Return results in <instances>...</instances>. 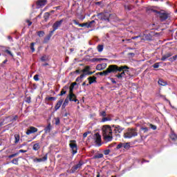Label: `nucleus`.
Segmentation results:
<instances>
[{
    "mask_svg": "<svg viewBox=\"0 0 177 177\" xmlns=\"http://www.w3.org/2000/svg\"><path fill=\"white\" fill-rule=\"evenodd\" d=\"M113 128L109 124L102 127V136L105 142H111L113 140Z\"/></svg>",
    "mask_w": 177,
    "mask_h": 177,
    "instance_id": "obj_1",
    "label": "nucleus"
},
{
    "mask_svg": "<svg viewBox=\"0 0 177 177\" xmlns=\"http://www.w3.org/2000/svg\"><path fill=\"white\" fill-rule=\"evenodd\" d=\"M125 68H129L128 66H121L118 67L117 65H110L109 66L108 68V73L110 74V73H118V71L121 72L122 70H125Z\"/></svg>",
    "mask_w": 177,
    "mask_h": 177,
    "instance_id": "obj_2",
    "label": "nucleus"
},
{
    "mask_svg": "<svg viewBox=\"0 0 177 177\" xmlns=\"http://www.w3.org/2000/svg\"><path fill=\"white\" fill-rule=\"evenodd\" d=\"M138 136V131L136 129H127V131L124 133L123 137L124 139H132V138H135Z\"/></svg>",
    "mask_w": 177,
    "mask_h": 177,
    "instance_id": "obj_3",
    "label": "nucleus"
},
{
    "mask_svg": "<svg viewBox=\"0 0 177 177\" xmlns=\"http://www.w3.org/2000/svg\"><path fill=\"white\" fill-rule=\"evenodd\" d=\"M95 16H97L100 20H102V21H110V16H111V14L108 12H100L97 15H93V17H95Z\"/></svg>",
    "mask_w": 177,
    "mask_h": 177,
    "instance_id": "obj_4",
    "label": "nucleus"
},
{
    "mask_svg": "<svg viewBox=\"0 0 177 177\" xmlns=\"http://www.w3.org/2000/svg\"><path fill=\"white\" fill-rule=\"evenodd\" d=\"M69 147L72 151L73 156L78 153V145H77V141L75 140H71L69 141Z\"/></svg>",
    "mask_w": 177,
    "mask_h": 177,
    "instance_id": "obj_5",
    "label": "nucleus"
},
{
    "mask_svg": "<svg viewBox=\"0 0 177 177\" xmlns=\"http://www.w3.org/2000/svg\"><path fill=\"white\" fill-rule=\"evenodd\" d=\"M74 87L73 86H70L69 87V94L68 95L69 101L70 102H78V100H77V95L74 94Z\"/></svg>",
    "mask_w": 177,
    "mask_h": 177,
    "instance_id": "obj_6",
    "label": "nucleus"
},
{
    "mask_svg": "<svg viewBox=\"0 0 177 177\" xmlns=\"http://www.w3.org/2000/svg\"><path fill=\"white\" fill-rule=\"evenodd\" d=\"M111 127L114 128L112 131H113V133H115V136H120V133H121V132H122L124 129V127L115 124H113Z\"/></svg>",
    "mask_w": 177,
    "mask_h": 177,
    "instance_id": "obj_7",
    "label": "nucleus"
},
{
    "mask_svg": "<svg viewBox=\"0 0 177 177\" xmlns=\"http://www.w3.org/2000/svg\"><path fill=\"white\" fill-rule=\"evenodd\" d=\"M83 165H84V162L82 160H80L78 164L71 167V174H75V172H77V169H81Z\"/></svg>",
    "mask_w": 177,
    "mask_h": 177,
    "instance_id": "obj_8",
    "label": "nucleus"
},
{
    "mask_svg": "<svg viewBox=\"0 0 177 177\" xmlns=\"http://www.w3.org/2000/svg\"><path fill=\"white\" fill-rule=\"evenodd\" d=\"M64 21V19H62L59 21H55L53 25V30L51 31H53V32H55L56 31V30H57V28H59V27H60V26H62V24H63V22Z\"/></svg>",
    "mask_w": 177,
    "mask_h": 177,
    "instance_id": "obj_9",
    "label": "nucleus"
},
{
    "mask_svg": "<svg viewBox=\"0 0 177 177\" xmlns=\"http://www.w3.org/2000/svg\"><path fill=\"white\" fill-rule=\"evenodd\" d=\"M95 136L96 145H97L98 147L102 146V136H100V134H99V133H96Z\"/></svg>",
    "mask_w": 177,
    "mask_h": 177,
    "instance_id": "obj_10",
    "label": "nucleus"
},
{
    "mask_svg": "<svg viewBox=\"0 0 177 177\" xmlns=\"http://www.w3.org/2000/svg\"><path fill=\"white\" fill-rule=\"evenodd\" d=\"M46 3H48V0H37L36 2L37 8H44Z\"/></svg>",
    "mask_w": 177,
    "mask_h": 177,
    "instance_id": "obj_11",
    "label": "nucleus"
},
{
    "mask_svg": "<svg viewBox=\"0 0 177 177\" xmlns=\"http://www.w3.org/2000/svg\"><path fill=\"white\" fill-rule=\"evenodd\" d=\"M158 13L159 14V17L161 21H165V20L168 19V13L160 12H158Z\"/></svg>",
    "mask_w": 177,
    "mask_h": 177,
    "instance_id": "obj_12",
    "label": "nucleus"
},
{
    "mask_svg": "<svg viewBox=\"0 0 177 177\" xmlns=\"http://www.w3.org/2000/svg\"><path fill=\"white\" fill-rule=\"evenodd\" d=\"M35 132H38V129L35 127H30L29 129L26 131V135H31V133H35Z\"/></svg>",
    "mask_w": 177,
    "mask_h": 177,
    "instance_id": "obj_13",
    "label": "nucleus"
},
{
    "mask_svg": "<svg viewBox=\"0 0 177 177\" xmlns=\"http://www.w3.org/2000/svg\"><path fill=\"white\" fill-rule=\"evenodd\" d=\"M52 35H53V31H50L49 34L44 38L43 44H48L50 41Z\"/></svg>",
    "mask_w": 177,
    "mask_h": 177,
    "instance_id": "obj_14",
    "label": "nucleus"
},
{
    "mask_svg": "<svg viewBox=\"0 0 177 177\" xmlns=\"http://www.w3.org/2000/svg\"><path fill=\"white\" fill-rule=\"evenodd\" d=\"M172 55H173L172 53L168 52L162 56L160 60L162 62H165V60H167V59H169V57H171V56H172Z\"/></svg>",
    "mask_w": 177,
    "mask_h": 177,
    "instance_id": "obj_15",
    "label": "nucleus"
},
{
    "mask_svg": "<svg viewBox=\"0 0 177 177\" xmlns=\"http://www.w3.org/2000/svg\"><path fill=\"white\" fill-rule=\"evenodd\" d=\"M172 55H173L172 53L168 52L162 56L160 60L162 62H165V60H167V59H169V57H171V56H172Z\"/></svg>",
    "mask_w": 177,
    "mask_h": 177,
    "instance_id": "obj_16",
    "label": "nucleus"
},
{
    "mask_svg": "<svg viewBox=\"0 0 177 177\" xmlns=\"http://www.w3.org/2000/svg\"><path fill=\"white\" fill-rule=\"evenodd\" d=\"M73 22L74 23V24H75L76 26H79V27H87L88 28V22L86 23H83V24H80V22H78V21L73 19Z\"/></svg>",
    "mask_w": 177,
    "mask_h": 177,
    "instance_id": "obj_17",
    "label": "nucleus"
},
{
    "mask_svg": "<svg viewBox=\"0 0 177 177\" xmlns=\"http://www.w3.org/2000/svg\"><path fill=\"white\" fill-rule=\"evenodd\" d=\"M63 102H64L63 99H61V100H59L57 102V104H56L55 106V111H57V110H59V109H60V107H62V105L63 104Z\"/></svg>",
    "mask_w": 177,
    "mask_h": 177,
    "instance_id": "obj_18",
    "label": "nucleus"
},
{
    "mask_svg": "<svg viewBox=\"0 0 177 177\" xmlns=\"http://www.w3.org/2000/svg\"><path fill=\"white\" fill-rule=\"evenodd\" d=\"M106 66H107V64H97L96 66V69L98 70V71H102V70H104L106 68Z\"/></svg>",
    "mask_w": 177,
    "mask_h": 177,
    "instance_id": "obj_19",
    "label": "nucleus"
},
{
    "mask_svg": "<svg viewBox=\"0 0 177 177\" xmlns=\"http://www.w3.org/2000/svg\"><path fill=\"white\" fill-rule=\"evenodd\" d=\"M87 80L88 81L89 85H92V84H93L95 82H97V81H96L97 77H95V76L89 77L87 78Z\"/></svg>",
    "mask_w": 177,
    "mask_h": 177,
    "instance_id": "obj_20",
    "label": "nucleus"
},
{
    "mask_svg": "<svg viewBox=\"0 0 177 177\" xmlns=\"http://www.w3.org/2000/svg\"><path fill=\"white\" fill-rule=\"evenodd\" d=\"M50 131H52V124L48 123V124L44 129V132L45 133H50Z\"/></svg>",
    "mask_w": 177,
    "mask_h": 177,
    "instance_id": "obj_21",
    "label": "nucleus"
},
{
    "mask_svg": "<svg viewBox=\"0 0 177 177\" xmlns=\"http://www.w3.org/2000/svg\"><path fill=\"white\" fill-rule=\"evenodd\" d=\"M158 83V85H160L161 86H167V85H168V82L162 79H159Z\"/></svg>",
    "mask_w": 177,
    "mask_h": 177,
    "instance_id": "obj_22",
    "label": "nucleus"
},
{
    "mask_svg": "<svg viewBox=\"0 0 177 177\" xmlns=\"http://www.w3.org/2000/svg\"><path fill=\"white\" fill-rule=\"evenodd\" d=\"M66 89H68V86H64V88L62 89V91H61L60 93L58 95V96H63V95H66V93H67V91H66Z\"/></svg>",
    "mask_w": 177,
    "mask_h": 177,
    "instance_id": "obj_23",
    "label": "nucleus"
},
{
    "mask_svg": "<svg viewBox=\"0 0 177 177\" xmlns=\"http://www.w3.org/2000/svg\"><path fill=\"white\" fill-rule=\"evenodd\" d=\"M68 100H70V99L68 98V96L65 99L63 104H62V110L66 109V106H68Z\"/></svg>",
    "mask_w": 177,
    "mask_h": 177,
    "instance_id": "obj_24",
    "label": "nucleus"
},
{
    "mask_svg": "<svg viewBox=\"0 0 177 177\" xmlns=\"http://www.w3.org/2000/svg\"><path fill=\"white\" fill-rule=\"evenodd\" d=\"M96 75H109V71L106 69V71H104L102 72H99L96 73Z\"/></svg>",
    "mask_w": 177,
    "mask_h": 177,
    "instance_id": "obj_25",
    "label": "nucleus"
},
{
    "mask_svg": "<svg viewBox=\"0 0 177 177\" xmlns=\"http://www.w3.org/2000/svg\"><path fill=\"white\" fill-rule=\"evenodd\" d=\"M32 149L33 150H35V151H37V150H39V149H41V145H39V143H36L33 145Z\"/></svg>",
    "mask_w": 177,
    "mask_h": 177,
    "instance_id": "obj_26",
    "label": "nucleus"
},
{
    "mask_svg": "<svg viewBox=\"0 0 177 177\" xmlns=\"http://www.w3.org/2000/svg\"><path fill=\"white\" fill-rule=\"evenodd\" d=\"M170 139H171V140H174V142H176V140H177V135L174 133H171L170 135Z\"/></svg>",
    "mask_w": 177,
    "mask_h": 177,
    "instance_id": "obj_27",
    "label": "nucleus"
},
{
    "mask_svg": "<svg viewBox=\"0 0 177 177\" xmlns=\"http://www.w3.org/2000/svg\"><path fill=\"white\" fill-rule=\"evenodd\" d=\"M90 69H91V67L89 66H86L85 68L82 70V73H83V74H86V73H88Z\"/></svg>",
    "mask_w": 177,
    "mask_h": 177,
    "instance_id": "obj_28",
    "label": "nucleus"
},
{
    "mask_svg": "<svg viewBox=\"0 0 177 177\" xmlns=\"http://www.w3.org/2000/svg\"><path fill=\"white\" fill-rule=\"evenodd\" d=\"M14 137H15V143H16V144L19 143V142L20 141V135L15 134L14 136Z\"/></svg>",
    "mask_w": 177,
    "mask_h": 177,
    "instance_id": "obj_29",
    "label": "nucleus"
},
{
    "mask_svg": "<svg viewBox=\"0 0 177 177\" xmlns=\"http://www.w3.org/2000/svg\"><path fill=\"white\" fill-rule=\"evenodd\" d=\"M104 156L103 153H98L97 155H95L93 158V160H96L97 158H103Z\"/></svg>",
    "mask_w": 177,
    "mask_h": 177,
    "instance_id": "obj_30",
    "label": "nucleus"
},
{
    "mask_svg": "<svg viewBox=\"0 0 177 177\" xmlns=\"http://www.w3.org/2000/svg\"><path fill=\"white\" fill-rule=\"evenodd\" d=\"M19 158H14V159L11 161L12 164H14L15 165H19Z\"/></svg>",
    "mask_w": 177,
    "mask_h": 177,
    "instance_id": "obj_31",
    "label": "nucleus"
},
{
    "mask_svg": "<svg viewBox=\"0 0 177 177\" xmlns=\"http://www.w3.org/2000/svg\"><path fill=\"white\" fill-rule=\"evenodd\" d=\"M103 60H107L106 58H93L92 62H102Z\"/></svg>",
    "mask_w": 177,
    "mask_h": 177,
    "instance_id": "obj_32",
    "label": "nucleus"
},
{
    "mask_svg": "<svg viewBox=\"0 0 177 177\" xmlns=\"http://www.w3.org/2000/svg\"><path fill=\"white\" fill-rule=\"evenodd\" d=\"M37 35L39 37H42L45 35V32L43 31V30H39V31L37 32Z\"/></svg>",
    "mask_w": 177,
    "mask_h": 177,
    "instance_id": "obj_33",
    "label": "nucleus"
},
{
    "mask_svg": "<svg viewBox=\"0 0 177 177\" xmlns=\"http://www.w3.org/2000/svg\"><path fill=\"white\" fill-rule=\"evenodd\" d=\"M123 147L124 149H126V150H128V149L131 147V145L129 144V142L123 143Z\"/></svg>",
    "mask_w": 177,
    "mask_h": 177,
    "instance_id": "obj_34",
    "label": "nucleus"
},
{
    "mask_svg": "<svg viewBox=\"0 0 177 177\" xmlns=\"http://www.w3.org/2000/svg\"><path fill=\"white\" fill-rule=\"evenodd\" d=\"M103 48H104V46L102 44H100L97 46V49L98 52H103Z\"/></svg>",
    "mask_w": 177,
    "mask_h": 177,
    "instance_id": "obj_35",
    "label": "nucleus"
},
{
    "mask_svg": "<svg viewBox=\"0 0 177 177\" xmlns=\"http://www.w3.org/2000/svg\"><path fill=\"white\" fill-rule=\"evenodd\" d=\"M46 100H48L49 102H53L56 100V97H47L46 98Z\"/></svg>",
    "mask_w": 177,
    "mask_h": 177,
    "instance_id": "obj_36",
    "label": "nucleus"
},
{
    "mask_svg": "<svg viewBox=\"0 0 177 177\" xmlns=\"http://www.w3.org/2000/svg\"><path fill=\"white\" fill-rule=\"evenodd\" d=\"M95 23V20L91 21L90 22H87V28H91L92 27V24Z\"/></svg>",
    "mask_w": 177,
    "mask_h": 177,
    "instance_id": "obj_37",
    "label": "nucleus"
},
{
    "mask_svg": "<svg viewBox=\"0 0 177 177\" xmlns=\"http://www.w3.org/2000/svg\"><path fill=\"white\" fill-rule=\"evenodd\" d=\"M84 77H85V74H82V75H80V77H77V78H76V82H80V80H82V78H84Z\"/></svg>",
    "mask_w": 177,
    "mask_h": 177,
    "instance_id": "obj_38",
    "label": "nucleus"
},
{
    "mask_svg": "<svg viewBox=\"0 0 177 177\" xmlns=\"http://www.w3.org/2000/svg\"><path fill=\"white\" fill-rule=\"evenodd\" d=\"M17 156H19V153H13V154H11V155H9L8 157L9 158H13L15 157H17Z\"/></svg>",
    "mask_w": 177,
    "mask_h": 177,
    "instance_id": "obj_39",
    "label": "nucleus"
},
{
    "mask_svg": "<svg viewBox=\"0 0 177 177\" xmlns=\"http://www.w3.org/2000/svg\"><path fill=\"white\" fill-rule=\"evenodd\" d=\"M107 121H111V119L106 116L102 119V122H106Z\"/></svg>",
    "mask_w": 177,
    "mask_h": 177,
    "instance_id": "obj_40",
    "label": "nucleus"
},
{
    "mask_svg": "<svg viewBox=\"0 0 177 177\" xmlns=\"http://www.w3.org/2000/svg\"><path fill=\"white\" fill-rule=\"evenodd\" d=\"M177 59V55L173 56L172 57H170L169 59V62H175V60H176Z\"/></svg>",
    "mask_w": 177,
    "mask_h": 177,
    "instance_id": "obj_41",
    "label": "nucleus"
},
{
    "mask_svg": "<svg viewBox=\"0 0 177 177\" xmlns=\"http://www.w3.org/2000/svg\"><path fill=\"white\" fill-rule=\"evenodd\" d=\"M100 115L101 117H107V113H106V111H103L102 112L100 113Z\"/></svg>",
    "mask_w": 177,
    "mask_h": 177,
    "instance_id": "obj_42",
    "label": "nucleus"
},
{
    "mask_svg": "<svg viewBox=\"0 0 177 177\" xmlns=\"http://www.w3.org/2000/svg\"><path fill=\"white\" fill-rule=\"evenodd\" d=\"M122 147H123V143L120 142L116 147V150H120Z\"/></svg>",
    "mask_w": 177,
    "mask_h": 177,
    "instance_id": "obj_43",
    "label": "nucleus"
},
{
    "mask_svg": "<svg viewBox=\"0 0 177 177\" xmlns=\"http://www.w3.org/2000/svg\"><path fill=\"white\" fill-rule=\"evenodd\" d=\"M34 45H35V43L30 44V49L32 53L35 52V48H34Z\"/></svg>",
    "mask_w": 177,
    "mask_h": 177,
    "instance_id": "obj_44",
    "label": "nucleus"
},
{
    "mask_svg": "<svg viewBox=\"0 0 177 177\" xmlns=\"http://www.w3.org/2000/svg\"><path fill=\"white\" fill-rule=\"evenodd\" d=\"M55 125H59L60 124V118H55Z\"/></svg>",
    "mask_w": 177,
    "mask_h": 177,
    "instance_id": "obj_45",
    "label": "nucleus"
},
{
    "mask_svg": "<svg viewBox=\"0 0 177 177\" xmlns=\"http://www.w3.org/2000/svg\"><path fill=\"white\" fill-rule=\"evenodd\" d=\"M41 62H46V60H48V57L46 55H43L41 57Z\"/></svg>",
    "mask_w": 177,
    "mask_h": 177,
    "instance_id": "obj_46",
    "label": "nucleus"
},
{
    "mask_svg": "<svg viewBox=\"0 0 177 177\" xmlns=\"http://www.w3.org/2000/svg\"><path fill=\"white\" fill-rule=\"evenodd\" d=\"M152 67H153V68H158V67H160V62H156L155 63Z\"/></svg>",
    "mask_w": 177,
    "mask_h": 177,
    "instance_id": "obj_47",
    "label": "nucleus"
},
{
    "mask_svg": "<svg viewBox=\"0 0 177 177\" xmlns=\"http://www.w3.org/2000/svg\"><path fill=\"white\" fill-rule=\"evenodd\" d=\"M34 162H42V159L41 158H35L34 160H33Z\"/></svg>",
    "mask_w": 177,
    "mask_h": 177,
    "instance_id": "obj_48",
    "label": "nucleus"
},
{
    "mask_svg": "<svg viewBox=\"0 0 177 177\" xmlns=\"http://www.w3.org/2000/svg\"><path fill=\"white\" fill-rule=\"evenodd\" d=\"M104 156H109L110 154V149H106L104 151Z\"/></svg>",
    "mask_w": 177,
    "mask_h": 177,
    "instance_id": "obj_49",
    "label": "nucleus"
},
{
    "mask_svg": "<svg viewBox=\"0 0 177 177\" xmlns=\"http://www.w3.org/2000/svg\"><path fill=\"white\" fill-rule=\"evenodd\" d=\"M6 53H8V55H10V56H11L12 57H13V54L12 53V52L9 50H5Z\"/></svg>",
    "mask_w": 177,
    "mask_h": 177,
    "instance_id": "obj_50",
    "label": "nucleus"
},
{
    "mask_svg": "<svg viewBox=\"0 0 177 177\" xmlns=\"http://www.w3.org/2000/svg\"><path fill=\"white\" fill-rule=\"evenodd\" d=\"M33 79L35 80V81H39V75H35L33 77Z\"/></svg>",
    "mask_w": 177,
    "mask_h": 177,
    "instance_id": "obj_51",
    "label": "nucleus"
},
{
    "mask_svg": "<svg viewBox=\"0 0 177 177\" xmlns=\"http://www.w3.org/2000/svg\"><path fill=\"white\" fill-rule=\"evenodd\" d=\"M41 161H46L48 160V153H46L42 158H41Z\"/></svg>",
    "mask_w": 177,
    "mask_h": 177,
    "instance_id": "obj_52",
    "label": "nucleus"
},
{
    "mask_svg": "<svg viewBox=\"0 0 177 177\" xmlns=\"http://www.w3.org/2000/svg\"><path fill=\"white\" fill-rule=\"evenodd\" d=\"M95 73V71H93V72H91V71H88V73H82V74H84V77H85V75H92V74H93Z\"/></svg>",
    "mask_w": 177,
    "mask_h": 177,
    "instance_id": "obj_53",
    "label": "nucleus"
},
{
    "mask_svg": "<svg viewBox=\"0 0 177 177\" xmlns=\"http://www.w3.org/2000/svg\"><path fill=\"white\" fill-rule=\"evenodd\" d=\"M150 127H151V129H153V131H156V129H157V126H156L154 124H151Z\"/></svg>",
    "mask_w": 177,
    "mask_h": 177,
    "instance_id": "obj_54",
    "label": "nucleus"
},
{
    "mask_svg": "<svg viewBox=\"0 0 177 177\" xmlns=\"http://www.w3.org/2000/svg\"><path fill=\"white\" fill-rule=\"evenodd\" d=\"M115 77L118 78V80H121V78H122V75H121V73H118L116 75H115Z\"/></svg>",
    "mask_w": 177,
    "mask_h": 177,
    "instance_id": "obj_55",
    "label": "nucleus"
},
{
    "mask_svg": "<svg viewBox=\"0 0 177 177\" xmlns=\"http://www.w3.org/2000/svg\"><path fill=\"white\" fill-rule=\"evenodd\" d=\"M129 68H124L123 69L122 71H124V73H126V74H129Z\"/></svg>",
    "mask_w": 177,
    "mask_h": 177,
    "instance_id": "obj_56",
    "label": "nucleus"
},
{
    "mask_svg": "<svg viewBox=\"0 0 177 177\" xmlns=\"http://www.w3.org/2000/svg\"><path fill=\"white\" fill-rule=\"evenodd\" d=\"M142 131H144V132H147L149 131V128L147 127H142Z\"/></svg>",
    "mask_w": 177,
    "mask_h": 177,
    "instance_id": "obj_57",
    "label": "nucleus"
},
{
    "mask_svg": "<svg viewBox=\"0 0 177 177\" xmlns=\"http://www.w3.org/2000/svg\"><path fill=\"white\" fill-rule=\"evenodd\" d=\"M19 154H20V153H27V150H24V149H20L18 152Z\"/></svg>",
    "mask_w": 177,
    "mask_h": 177,
    "instance_id": "obj_58",
    "label": "nucleus"
},
{
    "mask_svg": "<svg viewBox=\"0 0 177 177\" xmlns=\"http://www.w3.org/2000/svg\"><path fill=\"white\" fill-rule=\"evenodd\" d=\"M110 80L111 81L112 84H117V82L115 81V80H114V78L111 77L110 78Z\"/></svg>",
    "mask_w": 177,
    "mask_h": 177,
    "instance_id": "obj_59",
    "label": "nucleus"
},
{
    "mask_svg": "<svg viewBox=\"0 0 177 177\" xmlns=\"http://www.w3.org/2000/svg\"><path fill=\"white\" fill-rule=\"evenodd\" d=\"M26 23H28V26H30L31 24H32V22L30 21V20H26Z\"/></svg>",
    "mask_w": 177,
    "mask_h": 177,
    "instance_id": "obj_60",
    "label": "nucleus"
},
{
    "mask_svg": "<svg viewBox=\"0 0 177 177\" xmlns=\"http://www.w3.org/2000/svg\"><path fill=\"white\" fill-rule=\"evenodd\" d=\"M120 75H122V78H124V77H125V71H122Z\"/></svg>",
    "mask_w": 177,
    "mask_h": 177,
    "instance_id": "obj_61",
    "label": "nucleus"
},
{
    "mask_svg": "<svg viewBox=\"0 0 177 177\" xmlns=\"http://www.w3.org/2000/svg\"><path fill=\"white\" fill-rule=\"evenodd\" d=\"M49 19V16L48 15H44V20H46V21H48V19Z\"/></svg>",
    "mask_w": 177,
    "mask_h": 177,
    "instance_id": "obj_62",
    "label": "nucleus"
},
{
    "mask_svg": "<svg viewBox=\"0 0 177 177\" xmlns=\"http://www.w3.org/2000/svg\"><path fill=\"white\" fill-rule=\"evenodd\" d=\"M88 132H85V133H84V134H83V138H86V136H88Z\"/></svg>",
    "mask_w": 177,
    "mask_h": 177,
    "instance_id": "obj_63",
    "label": "nucleus"
},
{
    "mask_svg": "<svg viewBox=\"0 0 177 177\" xmlns=\"http://www.w3.org/2000/svg\"><path fill=\"white\" fill-rule=\"evenodd\" d=\"M75 85H77V82H73V83L71 84V86H73V88H74V86H75Z\"/></svg>",
    "mask_w": 177,
    "mask_h": 177,
    "instance_id": "obj_64",
    "label": "nucleus"
}]
</instances>
